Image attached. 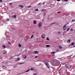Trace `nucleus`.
Wrapping results in <instances>:
<instances>
[{"label":"nucleus","mask_w":75,"mask_h":75,"mask_svg":"<svg viewBox=\"0 0 75 75\" xmlns=\"http://www.w3.org/2000/svg\"><path fill=\"white\" fill-rule=\"evenodd\" d=\"M37 57H38V56H36V57H35V58H37Z\"/></svg>","instance_id":"38"},{"label":"nucleus","mask_w":75,"mask_h":75,"mask_svg":"<svg viewBox=\"0 0 75 75\" xmlns=\"http://www.w3.org/2000/svg\"><path fill=\"white\" fill-rule=\"evenodd\" d=\"M17 59H18V60L19 61H20V58H18Z\"/></svg>","instance_id":"31"},{"label":"nucleus","mask_w":75,"mask_h":75,"mask_svg":"<svg viewBox=\"0 0 75 75\" xmlns=\"http://www.w3.org/2000/svg\"><path fill=\"white\" fill-rule=\"evenodd\" d=\"M40 4H41V3H39L38 4V5H40Z\"/></svg>","instance_id":"42"},{"label":"nucleus","mask_w":75,"mask_h":75,"mask_svg":"<svg viewBox=\"0 0 75 75\" xmlns=\"http://www.w3.org/2000/svg\"><path fill=\"white\" fill-rule=\"evenodd\" d=\"M18 46H19V47H21V45H20V44H18Z\"/></svg>","instance_id":"16"},{"label":"nucleus","mask_w":75,"mask_h":75,"mask_svg":"<svg viewBox=\"0 0 75 75\" xmlns=\"http://www.w3.org/2000/svg\"><path fill=\"white\" fill-rule=\"evenodd\" d=\"M6 20H7V21H9V20H10L8 18H7Z\"/></svg>","instance_id":"27"},{"label":"nucleus","mask_w":75,"mask_h":75,"mask_svg":"<svg viewBox=\"0 0 75 75\" xmlns=\"http://www.w3.org/2000/svg\"><path fill=\"white\" fill-rule=\"evenodd\" d=\"M42 20H43V19H42Z\"/></svg>","instance_id":"55"},{"label":"nucleus","mask_w":75,"mask_h":75,"mask_svg":"<svg viewBox=\"0 0 75 75\" xmlns=\"http://www.w3.org/2000/svg\"><path fill=\"white\" fill-rule=\"evenodd\" d=\"M74 44H75V43H74V42H73L71 43V45H74Z\"/></svg>","instance_id":"17"},{"label":"nucleus","mask_w":75,"mask_h":75,"mask_svg":"<svg viewBox=\"0 0 75 75\" xmlns=\"http://www.w3.org/2000/svg\"><path fill=\"white\" fill-rule=\"evenodd\" d=\"M27 58V56H26L25 57H24V59H25Z\"/></svg>","instance_id":"34"},{"label":"nucleus","mask_w":75,"mask_h":75,"mask_svg":"<svg viewBox=\"0 0 75 75\" xmlns=\"http://www.w3.org/2000/svg\"><path fill=\"white\" fill-rule=\"evenodd\" d=\"M61 13V12H57V13Z\"/></svg>","instance_id":"41"},{"label":"nucleus","mask_w":75,"mask_h":75,"mask_svg":"<svg viewBox=\"0 0 75 75\" xmlns=\"http://www.w3.org/2000/svg\"><path fill=\"white\" fill-rule=\"evenodd\" d=\"M30 71V69H29L28 70H27L26 71H25V72H29V71Z\"/></svg>","instance_id":"11"},{"label":"nucleus","mask_w":75,"mask_h":75,"mask_svg":"<svg viewBox=\"0 0 75 75\" xmlns=\"http://www.w3.org/2000/svg\"><path fill=\"white\" fill-rule=\"evenodd\" d=\"M11 4H12V3H11L9 4V5H11Z\"/></svg>","instance_id":"33"},{"label":"nucleus","mask_w":75,"mask_h":75,"mask_svg":"<svg viewBox=\"0 0 75 75\" xmlns=\"http://www.w3.org/2000/svg\"><path fill=\"white\" fill-rule=\"evenodd\" d=\"M65 67H67V64L65 65Z\"/></svg>","instance_id":"49"},{"label":"nucleus","mask_w":75,"mask_h":75,"mask_svg":"<svg viewBox=\"0 0 75 75\" xmlns=\"http://www.w3.org/2000/svg\"><path fill=\"white\" fill-rule=\"evenodd\" d=\"M29 8H30V7H31V6L28 7Z\"/></svg>","instance_id":"48"},{"label":"nucleus","mask_w":75,"mask_h":75,"mask_svg":"<svg viewBox=\"0 0 75 75\" xmlns=\"http://www.w3.org/2000/svg\"><path fill=\"white\" fill-rule=\"evenodd\" d=\"M72 22H74L75 21V19H73L72 20Z\"/></svg>","instance_id":"19"},{"label":"nucleus","mask_w":75,"mask_h":75,"mask_svg":"<svg viewBox=\"0 0 75 75\" xmlns=\"http://www.w3.org/2000/svg\"><path fill=\"white\" fill-rule=\"evenodd\" d=\"M33 37H34V35H32L30 38L31 39V38H33Z\"/></svg>","instance_id":"12"},{"label":"nucleus","mask_w":75,"mask_h":75,"mask_svg":"<svg viewBox=\"0 0 75 75\" xmlns=\"http://www.w3.org/2000/svg\"><path fill=\"white\" fill-rule=\"evenodd\" d=\"M70 41H71V40H68L67 42H70Z\"/></svg>","instance_id":"22"},{"label":"nucleus","mask_w":75,"mask_h":75,"mask_svg":"<svg viewBox=\"0 0 75 75\" xmlns=\"http://www.w3.org/2000/svg\"><path fill=\"white\" fill-rule=\"evenodd\" d=\"M68 0H64V1H66L67 2H68Z\"/></svg>","instance_id":"23"},{"label":"nucleus","mask_w":75,"mask_h":75,"mask_svg":"<svg viewBox=\"0 0 75 75\" xmlns=\"http://www.w3.org/2000/svg\"><path fill=\"white\" fill-rule=\"evenodd\" d=\"M66 68H68V67H66Z\"/></svg>","instance_id":"43"},{"label":"nucleus","mask_w":75,"mask_h":75,"mask_svg":"<svg viewBox=\"0 0 75 75\" xmlns=\"http://www.w3.org/2000/svg\"><path fill=\"white\" fill-rule=\"evenodd\" d=\"M45 10V9H43V10H42V11H44Z\"/></svg>","instance_id":"36"},{"label":"nucleus","mask_w":75,"mask_h":75,"mask_svg":"<svg viewBox=\"0 0 75 75\" xmlns=\"http://www.w3.org/2000/svg\"><path fill=\"white\" fill-rule=\"evenodd\" d=\"M30 70H31V71H34V69L31 68Z\"/></svg>","instance_id":"18"},{"label":"nucleus","mask_w":75,"mask_h":75,"mask_svg":"<svg viewBox=\"0 0 75 75\" xmlns=\"http://www.w3.org/2000/svg\"><path fill=\"white\" fill-rule=\"evenodd\" d=\"M74 31H75V30Z\"/></svg>","instance_id":"54"},{"label":"nucleus","mask_w":75,"mask_h":75,"mask_svg":"<svg viewBox=\"0 0 75 75\" xmlns=\"http://www.w3.org/2000/svg\"><path fill=\"white\" fill-rule=\"evenodd\" d=\"M33 23L34 24H36V21L35 20L33 21Z\"/></svg>","instance_id":"8"},{"label":"nucleus","mask_w":75,"mask_h":75,"mask_svg":"<svg viewBox=\"0 0 75 75\" xmlns=\"http://www.w3.org/2000/svg\"><path fill=\"white\" fill-rule=\"evenodd\" d=\"M60 0H57V1H60Z\"/></svg>","instance_id":"37"},{"label":"nucleus","mask_w":75,"mask_h":75,"mask_svg":"<svg viewBox=\"0 0 75 75\" xmlns=\"http://www.w3.org/2000/svg\"><path fill=\"white\" fill-rule=\"evenodd\" d=\"M0 57H1V56H0Z\"/></svg>","instance_id":"53"},{"label":"nucleus","mask_w":75,"mask_h":75,"mask_svg":"<svg viewBox=\"0 0 75 75\" xmlns=\"http://www.w3.org/2000/svg\"><path fill=\"white\" fill-rule=\"evenodd\" d=\"M36 11H38V9H36L35 10Z\"/></svg>","instance_id":"28"},{"label":"nucleus","mask_w":75,"mask_h":75,"mask_svg":"<svg viewBox=\"0 0 75 75\" xmlns=\"http://www.w3.org/2000/svg\"><path fill=\"white\" fill-rule=\"evenodd\" d=\"M51 63L53 66H58L60 64L59 62L58 61H56L55 59H52L50 61Z\"/></svg>","instance_id":"1"},{"label":"nucleus","mask_w":75,"mask_h":75,"mask_svg":"<svg viewBox=\"0 0 75 75\" xmlns=\"http://www.w3.org/2000/svg\"><path fill=\"white\" fill-rule=\"evenodd\" d=\"M38 26L40 28L42 26V24L41 23H39L38 25Z\"/></svg>","instance_id":"2"},{"label":"nucleus","mask_w":75,"mask_h":75,"mask_svg":"<svg viewBox=\"0 0 75 75\" xmlns=\"http://www.w3.org/2000/svg\"><path fill=\"white\" fill-rule=\"evenodd\" d=\"M19 7H21L22 8H24V6L22 5H19Z\"/></svg>","instance_id":"10"},{"label":"nucleus","mask_w":75,"mask_h":75,"mask_svg":"<svg viewBox=\"0 0 75 75\" xmlns=\"http://www.w3.org/2000/svg\"><path fill=\"white\" fill-rule=\"evenodd\" d=\"M42 38H45V37H44V36H43L42 35Z\"/></svg>","instance_id":"26"},{"label":"nucleus","mask_w":75,"mask_h":75,"mask_svg":"<svg viewBox=\"0 0 75 75\" xmlns=\"http://www.w3.org/2000/svg\"><path fill=\"white\" fill-rule=\"evenodd\" d=\"M23 64V63H19L18 64V65H21V64Z\"/></svg>","instance_id":"21"},{"label":"nucleus","mask_w":75,"mask_h":75,"mask_svg":"<svg viewBox=\"0 0 75 75\" xmlns=\"http://www.w3.org/2000/svg\"><path fill=\"white\" fill-rule=\"evenodd\" d=\"M33 75H37V74L36 73H35L33 74Z\"/></svg>","instance_id":"35"},{"label":"nucleus","mask_w":75,"mask_h":75,"mask_svg":"<svg viewBox=\"0 0 75 75\" xmlns=\"http://www.w3.org/2000/svg\"><path fill=\"white\" fill-rule=\"evenodd\" d=\"M0 2H2V0H0Z\"/></svg>","instance_id":"40"},{"label":"nucleus","mask_w":75,"mask_h":75,"mask_svg":"<svg viewBox=\"0 0 75 75\" xmlns=\"http://www.w3.org/2000/svg\"><path fill=\"white\" fill-rule=\"evenodd\" d=\"M52 24H54V23H52L51 24V25H52Z\"/></svg>","instance_id":"45"},{"label":"nucleus","mask_w":75,"mask_h":75,"mask_svg":"<svg viewBox=\"0 0 75 75\" xmlns=\"http://www.w3.org/2000/svg\"><path fill=\"white\" fill-rule=\"evenodd\" d=\"M34 52H35V54H37V52H38V51H35Z\"/></svg>","instance_id":"20"},{"label":"nucleus","mask_w":75,"mask_h":75,"mask_svg":"<svg viewBox=\"0 0 75 75\" xmlns=\"http://www.w3.org/2000/svg\"><path fill=\"white\" fill-rule=\"evenodd\" d=\"M3 47H4V49H5L6 48V46L4 45H3Z\"/></svg>","instance_id":"15"},{"label":"nucleus","mask_w":75,"mask_h":75,"mask_svg":"<svg viewBox=\"0 0 75 75\" xmlns=\"http://www.w3.org/2000/svg\"><path fill=\"white\" fill-rule=\"evenodd\" d=\"M58 34H61V32H59L58 33Z\"/></svg>","instance_id":"29"},{"label":"nucleus","mask_w":75,"mask_h":75,"mask_svg":"<svg viewBox=\"0 0 75 75\" xmlns=\"http://www.w3.org/2000/svg\"><path fill=\"white\" fill-rule=\"evenodd\" d=\"M46 40L47 41H49L50 40V39L48 37L46 38Z\"/></svg>","instance_id":"13"},{"label":"nucleus","mask_w":75,"mask_h":75,"mask_svg":"<svg viewBox=\"0 0 75 75\" xmlns=\"http://www.w3.org/2000/svg\"><path fill=\"white\" fill-rule=\"evenodd\" d=\"M65 29H66V28H65V29H64V31H65Z\"/></svg>","instance_id":"44"},{"label":"nucleus","mask_w":75,"mask_h":75,"mask_svg":"<svg viewBox=\"0 0 75 75\" xmlns=\"http://www.w3.org/2000/svg\"><path fill=\"white\" fill-rule=\"evenodd\" d=\"M36 40H38V38H37L36 39Z\"/></svg>","instance_id":"51"},{"label":"nucleus","mask_w":75,"mask_h":75,"mask_svg":"<svg viewBox=\"0 0 75 75\" xmlns=\"http://www.w3.org/2000/svg\"><path fill=\"white\" fill-rule=\"evenodd\" d=\"M59 49H62V47L61 46H59Z\"/></svg>","instance_id":"6"},{"label":"nucleus","mask_w":75,"mask_h":75,"mask_svg":"<svg viewBox=\"0 0 75 75\" xmlns=\"http://www.w3.org/2000/svg\"><path fill=\"white\" fill-rule=\"evenodd\" d=\"M2 67H5V66H3Z\"/></svg>","instance_id":"47"},{"label":"nucleus","mask_w":75,"mask_h":75,"mask_svg":"<svg viewBox=\"0 0 75 75\" xmlns=\"http://www.w3.org/2000/svg\"><path fill=\"white\" fill-rule=\"evenodd\" d=\"M4 54H5V53L4 52Z\"/></svg>","instance_id":"50"},{"label":"nucleus","mask_w":75,"mask_h":75,"mask_svg":"<svg viewBox=\"0 0 75 75\" xmlns=\"http://www.w3.org/2000/svg\"><path fill=\"white\" fill-rule=\"evenodd\" d=\"M47 68H50V66L49 65V64L48 65L46 66Z\"/></svg>","instance_id":"5"},{"label":"nucleus","mask_w":75,"mask_h":75,"mask_svg":"<svg viewBox=\"0 0 75 75\" xmlns=\"http://www.w3.org/2000/svg\"><path fill=\"white\" fill-rule=\"evenodd\" d=\"M45 64L46 65V66H47V65H49V63L48 62H45Z\"/></svg>","instance_id":"3"},{"label":"nucleus","mask_w":75,"mask_h":75,"mask_svg":"<svg viewBox=\"0 0 75 75\" xmlns=\"http://www.w3.org/2000/svg\"><path fill=\"white\" fill-rule=\"evenodd\" d=\"M70 46H71V45H70Z\"/></svg>","instance_id":"52"},{"label":"nucleus","mask_w":75,"mask_h":75,"mask_svg":"<svg viewBox=\"0 0 75 75\" xmlns=\"http://www.w3.org/2000/svg\"><path fill=\"white\" fill-rule=\"evenodd\" d=\"M46 47H50V45H46Z\"/></svg>","instance_id":"7"},{"label":"nucleus","mask_w":75,"mask_h":75,"mask_svg":"<svg viewBox=\"0 0 75 75\" xmlns=\"http://www.w3.org/2000/svg\"><path fill=\"white\" fill-rule=\"evenodd\" d=\"M69 28H68V29L67 30V31H69Z\"/></svg>","instance_id":"32"},{"label":"nucleus","mask_w":75,"mask_h":75,"mask_svg":"<svg viewBox=\"0 0 75 75\" xmlns=\"http://www.w3.org/2000/svg\"><path fill=\"white\" fill-rule=\"evenodd\" d=\"M47 21H49V20H47Z\"/></svg>","instance_id":"46"},{"label":"nucleus","mask_w":75,"mask_h":75,"mask_svg":"<svg viewBox=\"0 0 75 75\" xmlns=\"http://www.w3.org/2000/svg\"><path fill=\"white\" fill-rule=\"evenodd\" d=\"M59 50L57 49L56 50V52H59Z\"/></svg>","instance_id":"24"},{"label":"nucleus","mask_w":75,"mask_h":75,"mask_svg":"<svg viewBox=\"0 0 75 75\" xmlns=\"http://www.w3.org/2000/svg\"><path fill=\"white\" fill-rule=\"evenodd\" d=\"M51 53L52 54H55V52H51Z\"/></svg>","instance_id":"14"},{"label":"nucleus","mask_w":75,"mask_h":75,"mask_svg":"<svg viewBox=\"0 0 75 75\" xmlns=\"http://www.w3.org/2000/svg\"><path fill=\"white\" fill-rule=\"evenodd\" d=\"M44 4H45V2H44L43 4V5H44Z\"/></svg>","instance_id":"39"},{"label":"nucleus","mask_w":75,"mask_h":75,"mask_svg":"<svg viewBox=\"0 0 75 75\" xmlns=\"http://www.w3.org/2000/svg\"><path fill=\"white\" fill-rule=\"evenodd\" d=\"M8 44H10V45H11V43H10V42H8Z\"/></svg>","instance_id":"30"},{"label":"nucleus","mask_w":75,"mask_h":75,"mask_svg":"<svg viewBox=\"0 0 75 75\" xmlns=\"http://www.w3.org/2000/svg\"><path fill=\"white\" fill-rule=\"evenodd\" d=\"M12 18H16L17 17V16L16 15H13V16L12 17Z\"/></svg>","instance_id":"4"},{"label":"nucleus","mask_w":75,"mask_h":75,"mask_svg":"<svg viewBox=\"0 0 75 75\" xmlns=\"http://www.w3.org/2000/svg\"><path fill=\"white\" fill-rule=\"evenodd\" d=\"M66 25H67V24H66L63 27V29H64V28H65Z\"/></svg>","instance_id":"9"},{"label":"nucleus","mask_w":75,"mask_h":75,"mask_svg":"<svg viewBox=\"0 0 75 75\" xmlns=\"http://www.w3.org/2000/svg\"><path fill=\"white\" fill-rule=\"evenodd\" d=\"M74 31L73 29L72 28H71V31Z\"/></svg>","instance_id":"25"}]
</instances>
